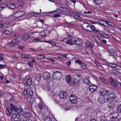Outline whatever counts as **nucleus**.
<instances>
[{"instance_id":"nucleus-9","label":"nucleus","mask_w":121,"mask_h":121,"mask_svg":"<svg viewBox=\"0 0 121 121\" xmlns=\"http://www.w3.org/2000/svg\"><path fill=\"white\" fill-rule=\"evenodd\" d=\"M51 74L49 73L46 72L43 73V77L45 80H49L50 79Z\"/></svg>"},{"instance_id":"nucleus-20","label":"nucleus","mask_w":121,"mask_h":121,"mask_svg":"<svg viewBox=\"0 0 121 121\" xmlns=\"http://www.w3.org/2000/svg\"><path fill=\"white\" fill-rule=\"evenodd\" d=\"M73 38L71 39L68 40L67 41H65V42L66 43L70 45H74V42L73 40Z\"/></svg>"},{"instance_id":"nucleus-63","label":"nucleus","mask_w":121,"mask_h":121,"mask_svg":"<svg viewBox=\"0 0 121 121\" xmlns=\"http://www.w3.org/2000/svg\"><path fill=\"white\" fill-rule=\"evenodd\" d=\"M54 102L55 103L58 104L59 102V101L58 100H57L56 99H55L54 100Z\"/></svg>"},{"instance_id":"nucleus-19","label":"nucleus","mask_w":121,"mask_h":121,"mask_svg":"<svg viewBox=\"0 0 121 121\" xmlns=\"http://www.w3.org/2000/svg\"><path fill=\"white\" fill-rule=\"evenodd\" d=\"M93 37L95 39V40L99 44H101L102 41L100 38L96 35L94 36L93 35H92Z\"/></svg>"},{"instance_id":"nucleus-8","label":"nucleus","mask_w":121,"mask_h":121,"mask_svg":"<svg viewBox=\"0 0 121 121\" xmlns=\"http://www.w3.org/2000/svg\"><path fill=\"white\" fill-rule=\"evenodd\" d=\"M25 14V12L22 11H18L16 12L13 16L19 18L21 17Z\"/></svg>"},{"instance_id":"nucleus-25","label":"nucleus","mask_w":121,"mask_h":121,"mask_svg":"<svg viewBox=\"0 0 121 121\" xmlns=\"http://www.w3.org/2000/svg\"><path fill=\"white\" fill-rule=\"evenodd\" d=\"M28 92L27 96L29 98H31L32 97L33 94V91L32 89H31L29 90Z\"/></svg>"},{"instance_id":"nucleus-48","label":"nucleus","mask_w":121,"mask_h":121,"mask_svg":"<svg viewBox=\"0 0 121 121\" xmlns=\"http://www.w3.org/2000/svg\"><path fill=\"white\" fill-rule=\"evenodd\" d=\"M103 37L106 39H109L110 37V36L107 34L104 33Z\"/></svg>"},{"instance_id":"nucleus-49","label":"nucleus","mask_w":121,"mask_h":121,"mask_svg":"<svg viewBox=\"0 0 121 121\" xmlns=\"http://www.w3.org/2000/svg\"><path fill=\"white\" fill-rule=\"evenodd\" d=\"M35 80H36L38 82L40 81L41 80V77L40 76L37 77V76L35 77L34 78Z\"/></svg>"},{"instance_id":"nucleus-30","label":"nucleus","mask_w":121,"mask_h":121,"mask_svg":"<svg viewBox=\"0 0 121 121\" xmlns=\"http://www.w3.org/2000/svg\"><path fill=\"white\" fill-rule=\"evenodd\" d=\"M73 13V17L74 18L77 19H81V17L80 16L79 14L76 13Z\"/></svg>"},{"instance_id":"nucleus-1","label":"nucleus","mask_w":121,"mask_h":121,"mask_svg":"<svg viewBox=\"0 0 121 121\" xmlns=\"http://www.w3.org/2000/svg\"><path fill=\"white\" fill-rule=\"evenodd\" d=\"M17 107L16 105L13 104H11L10 106L6 108L5 112L6 115L8 116L11 115L13 111L16 112Z\"/></svg>"},{"instance_id":"nucleus-35","label":"nucleus","mask_w":121,"mask_h":121,"mask_svg":"<svg viewBox=\"0 0 121 121\" xmlns=\"http://www.w3.org/2000/svg\"><path fill=\"white\" fill-rule=\"evenodd\" d=\"M43 103L42 102H40L38 105L39 108L40 110L43 109Z\"/></svg>"},{"instance_id":"nucleus-13","label":"nucleus","mask_w":121,"mask_h":121,"mask_svg":"<svg viewBox=\"0 0 121 121\" xmlns=\"http://www.w3.org/2000/svg\"><path fill=\"white\" fill-rule=\"evenodd\" d=\"M68 95V94L66 91H62L60 92L59 94V97L63 99L66 98Z\"/></svg>"},{"instance_id":"nucleus-46","label":"nucleus","mask_w":121,"mask_h":121,"mask_svg":"<svg viewBox=\"0 0 121 121\" xmlns=\"http://www.w3.org/2000/svg\"><path fill=\"white\" fill-rule=\"evenodd\" d=\"M117 113L115 111L112 112L110 114V115L114 116H117Z\"/></svg>"},{"instance_id":"nucleus-55","label":"nucleus","mask_w":121,"mask_h":121,"mask_svg":"<svg viewBox=\"0 0 121 121\" xmlns=\"http://www.w3.org/2000/svg\"><path fill=\"white\" fill-rule=\"evenodd\" d=\"M28 91L26 89L24 91V94L25 95H28Z\"/></svg>"},{"instance_id":"nucleus-44","label":"nucleus","mask_w":121,"mask_h":121,"mask_svg":"<svg viewBox=\"0 0 121 121\" xmlns=\"http://www.w3.org/2000/svg\"><path fill=\"white\" fill-rule=\"evenodd\" d=\"M52 88L48 86L47 88V91L49 94H51L52 93L51 90Z\"/></svg>"},{"instance_id":"nucleus-51","label":"nucleus","mask_w":121,"mask_h":121,"mask_svg":"<svg viewBox=\"0 0 121 121\" xmlns=\"http://www.w3.org/2000/svg\"><path fill=\"white\" fill-rule=\"evenodd\" d=\"M61 16L59 14H58L57 13L54 14L52 16L53 17H60Z\"/></svg>"},{"instance_id":"nucleus-41","label":"nucleus","mask_w":121,"mask_h":121,"mask_svg":"<svg viewBox=\"0 0 121 121\" xmlns=\"http://www.w3.org/2000/svg\"><path fill=\"white\" fill-rule=\"evenodd\" d=\"M29 14L32 15H39L40 13L35 12H31L29 13Z\"/></svg>"},{"instance_id":"nucleus-58","label":"nucleus","mask_w":121,"mask_h":121,"mask_svg":"<svg viewBox=\"0 0 121 121\" xmlns=\"http://www.w3.org/2000/svg\"><path fill=\"white\" fill-rule=\"evenodd\" d=\"M75 62L78 63L79 64H81V63H82L81 61L78 60H77L76 61H75Z\"/></svg>"},{"instance_id":"nucleus-15","label":"nucleus","mask_w":121,"mask_h":121,"mask_svg":"<svg viewBox=\"0 0 121 121\" xmlns=\"http://www.w3.org/2000/svg\"><path fill=\"white\" fill-rule=\"evenodd\" d=\"M100 92V93L103 96L107 95L108 92V91L104 88L101 89Z\"/></svg>"},{"instance_id":"nucleus-26","label":"nucleus","mask_w":121,"mask_h":121,"mask_svg":"<svg viewBox=\"0 0 121 121\" xmlns=\"http://www.w3.org/2000/svg\"><path fill=\"white\" fill-rule=\"evenodd\" d=\"M81 77L82 75L80 73H77L75 76L78 82H79L81 80Z\"/></svg>"},{"instance_id":"nucleus-7","label":"nucleus","mask_w":121,"mask_h":121,"mask_svg":"<svg viewBox=\"0 0 121 121\" xmlns=\"http://www.w3.org/2000/svg\"><path fill=\"white\" fill-rule=\"evenodd\" d=\"M73 40L74 42V45H79L81 44L82 43L81 39L78 38L74 37Z\"/></svg>"},{"instance_id":"nucleus-37","label":"nucleus","mask_w":121,"mask_h":121,"mask_svg":"<svg viewBox=\"0 0 121 121\" xmlns=\"http://www.w3.org/2000/svg\"><path fill=\"white\" fill-rule=\"evenodd\" d=\"M117 109L118 113H121V104H119L117 106Z\"/></svg>"},{"instance_id":"nucleus-23","label":"nucleus","mask_w":121,"mask_h":121,"mask_svg":"<svg viewBox=\"0 0 121 121\" xmlns=\"http://www.w3.org/2000/svg\"><path fill=\"white\" fill-rule=\"evenodd\" d=\"M60 4H59V6H58L59 7V8L60 9H61L62 11H63L64 13H67L70 12V10L68 9L67 8H63L62 7L60 6Z\"/></svg>"},{"instance_id":"nucleus-50","label":"nucleus","mask_w":121,"mask_h":121,"mask_svg":"<svg viewBox=\"0 0 121 121\" xmlns=\"http://www.w3.org/2000/svg\"><path fill=\"white\" fill-rule=\"evenodd\" d=\"M109 64H110V66L112 67H115L117 66V65L115 63H110Z\"/></svg>"},{"instance_id":"nucleus-11","label":"nucleus","mask_w":121,"mask_h":121,"mask_svg":"<svg viewBox=\"0 0 121 121\" xmlns=\"http://www.w3.org/2000/svg\"><path fill=\"white\" fill-rule=\"evenodd\" d=\"M115 96L113 94H110L107 96V100L109 102L113 101L115 99Z\"/></svg>"},{"instance_id":"nucleus-47","label":"nucleus","mask_w":121,"mask_h":121,"mask_svg":"<svg viewBox=\"0 0 121 121\" xmlns=\"http://www.w3.org/2000/svg\"><path fill=\"white\" fill-rule=\"evenodd\" d=\"M15 7V6L14 5L12 4H10L9 6V8L12 9H14Z\"/></svg>"},{"instance_id":"nucleus-60","label":"nucleus","mask_w":121,"mask_h":121,"mask_svg":"<svg viewBox=\"0 0 121 121\" xmlns=\"http://www.w3.org/2000/svg\"><path fill=\"white\" fill-rule=\"evenodd\" d=\"M80 65L81 66V67H82L83 69L85 68V66L84 65L83 63H82L81 64H80Z\"/></svg>"},{"instance_id":"nucleus-43","label":"nucleus","mask_w":121,"mask_h":121,"mask_svg":"<svg viewBox=\"0 0 121 121\" xmlns=\"http://www.w3.org/2000/svg\"><path fill=\"white\" fill-rule=\"evenodd\" d=\"M91 29H92V30H91V31H93L94 32H98L99 31V30H98L95 29V27L94 26V25H91Z\"/></svg>"},{"instance_id":"nucleus-40","label":"nucleus","mask_w":121,"mask_h":121,"mask_svg":"<svg viewBox=\"0 0 121 121\" xmlns=\"http://www.w3.org/2000/svg\"><path fill=\"white\" fill-rule=\"evenodd\" d=\"M53 12H55V13H61L62 12V10L61 9H57L56 10L53 11Z\"/></svg>"},{"instance_id":"nucleus-17","label":"nucleus","mask_w":121,"mask_h":121,"mask_svg":"<svg viewBox=\"0 0 121 121\" xmlns=\"http://www.w3.org/2000/svg\"><path fill=\"white\" fill-rule=\"evenodd\" d=\"M89 79L90 78L88 76L84 77L83 80V82L87 85L89 84L90 82Z\"/></svg>"},{"instance_id":"nucleus-34","label":"nucleus","mask_w":121,"mask_h":121,"mask_svg":"<svg viewBox=\"0 0 121 121\" xmlns=\"http://www.w3.org/2000/svg\"><path fill=\"white\" fill-rule=\"evenodd\" d=\"M115 106V105L113 103H110L108 105V107L109 109L111 110L113 109Z\"/></svg>"},{"instance_id":"nucleus-36","label":"nucleus","mask_w":121,"mask_h":121,"mask_svg":"<svg viewBox=\"0 0 121 121\" xmlns=\"http://www.w3.org/2000/svg\"><path fill=\"white\" fill-rule=\"evenodd\" d=\"M47 42V43H49L52 45V46H55L56 45V43L55 42L53 41H48Z\"/></svg>"},{"instance_id":"nucleus-18","label":"nucleus","mask_w":121,"mask_h":121,"mask_svg":"<svg viewBox=\"0 0 121 121\" xmlns=\"http://www.w3.org/2000/svg\"><path fill=\"white\" fill-rule=\"evenodd\" d=\"M82 28L85 30H86L90 31H91V30L89 29H87L86 28H89L90 29H91V26L89 25L88 26V24L86 23H84L82 26Z\"/></svg>"},{"instance_id":"nucleus-59","label":"nucleus","mask_w":121,"mask_h":121,"mask_svg":"<svg viewBox=\"0 0 121 121\" xmlns=\"http://www.w3.org/2000/svg\"><path fill=\"white\" fill-rule=\"evenodd\" d=\"M87 117L89 119V120H90V121H91V120H90L91 118H90L91 117V115L90 114V113H89V114H87Z\"/></svg>"},{"instance_id":"nucleus-28","label":"nucleus","mask_w":121,"mask_h":121,"mask_svg":"<svg viewBox=\"0 0 121 121\" xmlns=\"http://www.w3.org/2000/svg\"><path fill=\"white\" fill-rule=\"evenodd\" d=\"M23 116L27 118H28L30 116V114L29 112H26L23 114Z\"/></svg>"},{"instance_id":"nucleus-27","label":"nucleus","mask_w":121,"mask_h":121,"mask_svg":"<svg viewBox=\"0 0 121 121\" xmlns=\"http://www.w3.org/2000/svg\"><path fill=\"white\" fill-rule=\"evenodd\" d=\"M66 82L68 84H69L71 82V78L69 75H67L65 79Z\"/></svg>"},{"instance_id":"nucleus-53","label":"nucleus","mask_w":121,"mask_h":121,"mask_svg":"<svg viewBox=\"0 0 121 121\" xmlns=\"http://www.w3.org/2000/svg\"><path fill=\"white\" fill-rule=\"evenodd\" d=\"M109 51L111 52H112L113 53H115L116 51V50L114 49H112L111 48H109Z\"/></svg>"},{"instance_id":"nucleus-31","label":"nucleus","mask_w":121,"mask_h":121,"mask_svg":"<svg viewBox=\"0 0 121 121\" xmlns=\"http://www.w3.org/2000/svg\"><path fill=\"white\" fill-rule=\"evenodd\" d=\"M102 81L104 83L107 84H110V82L109 81V79H106L104 78H103L102 79Z\"/></svg>"},{"instance_id":"nucleus-14","label":"nucleus","mask_w":121,"mask_h":121,"mask_svg":"<svg viewBox=\"0 0 121 121\" xmlns=\"http://www.w3.org/2000/svg\"><path fill=\"white\" fill-rule=\"evenodd\" d=\"M112 72L115 74H121V69H112L111 70Z\"/></svg>"},{"instance_id":"nucleus-5","label":"nucleus","mask_w":121,"mask_h":121,"mask_svg":"<svg viewBox=\"0 0 121 121\" xmlns=\"http://www.w3.org/2000/svg\"><path fill=\"white\" fill-rule=\"evenodd\" d=\"M33 34V33H32L26 34L22 35V39L24 41H26L27 39L32 38L33 36L32 35Z\"/></svg>"},{"instance_id":"nucleus-42","label":"nucleus","mask_w":121,"mask_h":121,"mask_svg":"<svg viewBox=\"0 0 121 121\" xmlns=\"http://www.w3.org/2000/svg\"><path fill=\"white\" fill-rule=\"evenodd\" d=\"M94 1L96 4L100 5L101 4V1L100 0H94Z\"/></svg>"},{"instance_id":"nucleus-12","label":"nucleus","mask_w":121,"mask_h":121,"mask_svg":"<svg viewBox=\"0 0 121 121\" xmlns=\"http://www.w3.org/2000/svg\"><path fill=\"white\" fill-rule=\"evenodd\" d=\"M109 81H110V84L112 86H118V84L117 81H115L112 78V77H110L109 79Z\"/></svg>"},{"instance_id":"nucleus-6","label":"nucleus","mask_w":121,"mask_h":121,"mask_svg":"<svg viewBox=\"0 0 121 121\" xmlns=\"http://www.w3.org/2000/svg\"><path fill=\"white\" fill-rule=\"evenodd\" d=\"M12 121H18L20 119V116L16 113L13 114L11 116Z\"/></svg>"},{"instance_id":"nucleus-54","label":"nucleus","mask_w":121,"mask_h":121,"mask_svg":"<svg viewBox=\"0 0 121 121\" xmlns=\"http://www.w3.org/2000/svg\"><path fill=\"white\" fill-rule=\"evenodd\" d=\"M5 66L6 65H5L0 64V69H3Z\"/></svg>"},{"instance_id":"nucleus-4","label":"nucleus","mask_w":121,"mask_h":121,"mask_svg":"<svg viewBox=\"0 0 121 121\" xmlns=\"http://www.w3.org/2000/svg\"><path fill=\"white\" fill-rule=\"evenodd\" d=\"M69 99L70 102L73 104L76 103L78 100L77 96L73 94H71L69 97Z\"/></svg>"},{"instance_id":"nucleus-21","label":"nucleus","mask_w":121,"mask_h":121,"mask_svg":"<svg viewBox=\"0 0 121 121\" xmlns=\"http://www.w3.org/2000/svg\"><path fill=\"white\" fill-rule=\"evenodd\" d=\"M99 102L100 104H103L105 102L106 100V98L101 96L99 98Z\"/></svg>"},{"instance_id":"nucleus-38","label":"nucleus","mask_w":121,"mask_h":121,"mask_svg":"<svg viewBox=\"0 0 121 121\" xmlns=\"http://www.w3.org/2000/svg\"><path fill=\"white\" fill-rule=\"evenodd\" d=\"M47 35L46 33L43 31H42L40 33V36L42 37H45Z\"/></svg>"},{"instance_id":"nucleus-2","label":"nucleus","mask_w":121,"mask_h":121,"mask_svg":"<svg viewBox=\"0 0 121 121\" xmlns=\"http://www.w3.org/2000/svg\"><path fill=\"white\" fill-rule=\"evenodd\" d=\"M14 36L15 38L16 39L8 43V45L11 47L18 45L21 41L20 38H19L20 35H19L15 34L14 35Z\"/></svg>"},{"instance_id":"nucleus-10","label":"nucleus","mask_w":121,"mask_h":121,"mask_svg":"<svg viewBox=\"0 0 121 121\" xmlns=\"http://www.w3.org/2000/svg\"><path fill=\"white\" fill-rule=\"evenodd\" d=\"M86 52L89 53L91 51V45L90 43L88 40H87L86 42Z\"/></svg>"},{"instance_id":"nucleus-61","label":"nucleus","mask_w":121,"mask_h":121,"mask_svg":"<svg viewBox=\"0 0 121 121\" xmlns=\"http://www.w3.org/2000/svg\"><path fill=\"white\" fill-rule=\"evenodd\" d=\"M67 24V25L69 26H74V25H73L72 24V23H70V22H66Z\"/></svg>"},{"instance_id":"nucleus-3","label":"nucleus","mask_w":121,"mask_h":121,"mask_svg":"<svg viewBox=\"0 0 121 121\" xmlns=\"http://www.w3.org/2000/svg\"><path fill=\"white\" fill-rule=\"evenodd\" d=\"M61 77V74L60 72L57 71L54 72L52 75V78L54 79L56 81L59 80V81L60 80Z\"/></svg>"},{"instance_id":"nucleus-32","label":"nucleus","mask_w":121,"mask_h":121,"mask_svg":"<svg viewBox=\"0 0 121 121\" xmlns=\"http://www.w3.org/2000/svg\"><path fill=\"white\" fill-rule=\"evenodd\" d=\"M110 26H114V24L111 22H107V25H105V27L108 28V27Z\"/></svg>"},{"instance_id":"nucleus-16","label":"nucleus","mask_w":121,"mask_h":121,"mask_svg":"<svg viewBox=\"0 0 121 121\" xmlns=\"http://www.w3.org/2000/svg\"><path fill=\"white\" fill-rule=\"evenodd\" d=\"M25 83L27 86H30L33 83L32 79L31 78L28 79L25 81Z\"/></svg>"},{"instance_id":"nucleus-64","label":"nucleus","mask_w":121,"mask_h":121,"mask_svg":"<svg viewBox=\"0 0 121 121\" xmlns=\"http://www.w3.org/2000/svg\"><path fill=\"white\" fill-rule=\"evenodd\" d=\"M65 4L66 6H69V4L67 1H65Z\"/></svg>"},{"instance_id":"nucleus-57","label":"nucleus","mask_w":121,"mask_h":121,"mask_svg":"<svg viewBox=\"0 0 121 121\" xmlns=\"http://www.w3.org/2000/svg\"><path fill=\"white\" fill-rule=\"evenodd\" d=\"M18 47L19 49L21 50H23L24 48V47L22 46H19Z\"/></svg>"},{"instance_id":"nucleus-62","label":"nucleus","mask_w":121,"mask_h":121,"mask_svg":"<svg viewBox=\"0 0 121 121\" xmlns=\"http://www.w3.org/2000/svg\"><path fill=\"white\" fill-rule=\"evenodd\" d=\"M83 12L85 14H91V11H83Z\"/></svg>"},{"instance_id":"nucleus-33","label":"nucleus","mask_w":121,"mask_h":121,"mask_svg":"<svg viewBox=\"0 0 121 121\" xmlns=\"http://www.w3.org/2000/svg\"><path fill=\"white\" fill-rule=\"evenodd\" d=\"M94 86H92L91 87V92H94L97 89V85H95Z\"/></svg>"},{"instance_id":"nucleus-45","label":"nucleus","mask_w":121,"mask_h":121,"mask_svg":"<svg viewBox=\"0 0 121 121\" xmlns=\"http://www.w3.org/2000/svg\"><path fill=\"white\" fill-rule=\"evenodd\" d=\"M101 119L100 120V121H108V120L107 118L105 117L104 116H101Z\"/></svg>"},{"instance_id":"nucleus-52","label":"nucleus","mask_w":121,"mask_h":121,"mask_svg":"<svg viewBox=\"0 0 121 121\" xmlns=\"http://www.w3.org/2000/svg\"><path fill=\"white\" fill-rule=\"evenodd\" d=\"M10 33V32L7 30H6L3 32V34L6 35H9Z\"/></svg>"},{"instance_id":"nucleus-56","label":"nucleus","mask_w":121,"mask_h":121,"mask_svg":"<svg viewBox=\"0 0 121 121\" xmlns=\"http://www.w3.org/2000/svg\"><path fill=\"white\" fill-rule=\"evenodd\" d=\"M28 64L29 65V66L30 67H33V65L32 64V62H30L28 63Z\"/></svg>"},{"instance_id":"nucleus-22","label":"nucleus","mask_w":121,"mask_h":121,"mask_svg":"<svg viewBox=\"0 0 121 121\" xmlns=\"http://www.w3.org/2000/svg\"><path fill=\"white\" fill-rule=\"evenodd\" d=\"M22 55L23 58L25 59H28L31 57L30 55L26 53H23Z\"/></svg>"},{"instance_id":"nucleus-24","label":"nucleus","mask_w":121,"mask_h":121,"mask_svg":"<svg viewBox=\"0 0 121 121\" xmlns=\"http://www.w3.org/2000/svg\"><path fill=\"white\" fill-rule=\"evenodd\" d=\"M17 114L19 116L20 115H22L24 113L23 110L21 108H17Z\"/></svg>"},{"instance_id":"nucleus-29","label":"nucleus","mask_w":121,"mask_h":121,"mask_svg":"<svg viewBox=\"0 0 121 121\" xmlns=\"http://www.w3.org/2000/svg\"><path fill=\"white\" fill-rule=\"evenodd\" d=\"M99 23L101 25L105 27V25H107V21H104V20H100L99 21Z\"/></svg>"},{"instance_id":"nucleus-39","label":"nucleus","mask_w":121,"mask_h":121,"mask_svg":"<svg viewBox=\"0 0 121 121\" xmlns=\"http://www.w3.org/2000/svg\"><path fill=\"white\" fill-rule=\"evenodd\" d=\"M36 57L37 59H43L45 57L44 55H38Z\"/></svg>"}]
</instances>
